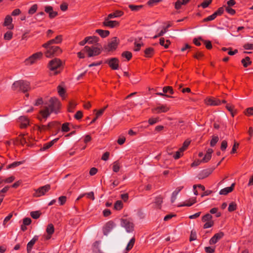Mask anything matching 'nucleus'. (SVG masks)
<instances>
[{"mask_svg": "<svg viewBox=\"0 0 253 253\" xmlns=\"http://www.w3.org/2000/svg\"><path fill=\"white\" fill-rule=\"evenodd\" d=\"M83 51L87 52L88 54V56L90 57L97 56L100 54L101 52V47H99L98 46H84Z\"/></svg>", "mask_w": 253, "mask_h": 253, "instance_id": "obj_4", "label": "nucleus"}, {"mask_svg": "<svg viewBox=\"0 0 253 253\" xmlns=\"http://www.w3.org/2000/svg\"><path fill=\"white\" fill-rule=\"evenodd\" d=\"M109 19H111V18H108L107 17L104 18V21L103 22V25L104 27L113 28L119 26V22L117 21L109 20Z\"/></svg>", "mask_w": 253, "mask_h": 253, "instance_id": "obj_12", "label": "nucleus"}, {"mask_svg": "<svg viewBox=\"0 0 253 253\" xmlns=\"http://www.w3.org/2000/svg\"><path fill=\"white\" fill-rule=\"evenodd\" d=\"M219 140V138L217 136H213L210 142V145L211 147L215 145Z\"/></svg>", "mask_w": 253, "mask_h": 253, "instance_id": "obj_40", "label": "nucleus"}, {"mask_svg": "<svg viewBox=\"0 0 253 253\" xmlns=\"http://www.w3.org/2000/svg\"><path fill=\"white\" fill-rule=\"evenodd\" d=\"M61 65V61L59 59L54 58L49 62L47 68L50 71V74L55 75L60 73Z\"/></svg>", "mask_w": 253, "mask_h": 253, "instance_id": "obj_2", "label": "nucleus"}, {"mask_svg": "<svg viewBox=\"0 0 253 253\" xmlns=\"http://www.w3.org/2000/svg\"><path fill=\"white\" fill-rule=\"evenodd\" d=\"M212 0H204L201 4V6L203 8H206L211 3Z\"/></svg>", "mask_w": 253, "mask_h": 253, "instance_id": "obj_54", "label": "nucleus"}, {"mask_svg": "<svg viewBox=\"0 0 253 253\" xmlns=\"http://www.w3.org/2000/svg\"><path fill=\"white\" fill-rule=\"evenodd\" d=\"M25 134H21L14 140H13L14 144L18 145L21 144L24 145L27 144V141L26 138L24 137Z\"/></svg>", "mask_w": 253, "mask_h": 253, "instance_id": "obj_18", "label": "nucleus"}, {"mask_svg": "<svg viewBox=\"0 0 253 253\" xmlns=\"http://www.w3.org/2000/svg\"><path fill=\"white\" fill-rule=\"evenodd\" d=\"M47 48L48 49L45 52L46 56L47 57L51 56H58L62 52V49L57 46H49Z\"/></svg>", "mask_w": 253, "mask_h": 253, "instance_id": "obj_6", "label": "nucleus"}, {"mask_svg": "<svg viewBox=\"0 0 253 253\" xmlns=\"http://www.w3.org/2000/svg\"><path fill=\"white\" fill-rule=\"evenodd\" d=\"M119 42V40L117 37H114L111 41L105 46L104 48L108 51L115 50L118 46Z\"/></svg>", "mask_w": 253, "mask_h": 253, "instance_id": "obj_7", "label": "nucleus"}, {"mask_svg": "<svg viewBox=\"0 0 253 253\" xmlns=\"http://www.w3.org/2000/svg\"><path fill=\"white\" fill-rule=\"evenodd\" d=\"M163 197L161 196H158L156 197L154 203L157 208L161 209V204L163 203Z\"/></svg>", "mask_w": 253, "mask_h": 253, "instance_id": "obj_29", "label": "nucleus"}, {"mask_svg": "<svg viewBox=\"0 0 253 253\" xmlns=\"http://www.w3.org/2000/svg\"><path fill=\"white\" fill-rule=\"evenodd\" d=\"M196 238H197V234H196V231H194V230H192L191 232L190 239H189L190 241H194L196 239Z\"/></svg>", "mask_w": 253, "mask_h": 253, "instance_id": "obj_56", "label": "nucleus"}, {"mask_svg": "<svg viewBox=\"0 0 253 253\" xmlns=\"http://www.w3.org/2000/svg\"><path fill=\"white\" fill-rule=\"evenodd\" d=\"M163 92L164 93H169L171 94L173 93L172 88L171 86H167L163 88Z\"/></svg>", "mask_w": 253, "mask_h": 253, "instance_id": "obj_47", "label": "nucleus"}, {"mask_svg": "<svg viewBox=\"0 0 253 253\" xmlns=\"http://www.w3.org/2000/svg\"><path fill=\"white\" fill-rule=\"evenodd\" d=\"M213 150L212 149H208L204 158L202 159V160H201L202 162L203 163H207L208 161H209L211 159V154Z\"/></svg>", "mask_w": 253, "mask_h": 253, "instance_id": "obj_25", "label": "nucleus"}, {"mask_svg": "<svg viewBox=\"0 0 253 253\" xmlns=\"http://www.w3.org/2000/svg\"><path fill=\"white\" fill-rule=\"evenodd\" d=\"M46 232L47 233V235L44 236V239L46 240H49L52 235L54 232V227L52 224H49L46 228Z\"/></svg>", "mask_w": 253, "mask_h": 253, "instance_id": "obj_15", "label": "nucleus"}, {"mask_svg": "<svg viewBox=\"0 0 253 253\" xmlns=\"http://www.w3.org/2000/svg\"><path fill=\"white\" fill-rule=\"evenodd\" d=\"M126 141V137L124 135H120L117 140V142L119 145H123Z\"/></svg>", "mask_w": 253, "mask_h": 253, "instance_id": "obj_55", "label": "nucleus"}, {"mask_svg": "<svg viewBox=\"0 0 253 253\" xmlns=\"http://www.w3.org/2000/svg\"><path fill=\"white\" fill-rule=\"evenodd\" d=\"M243 47L246 50L253 49V43H247L243 45Z\"/></svg>", "mask_w": 253, "mask_h": 253, "instance_id": "obj_60", "label": "nucleus"}, {"mask_svg": "<svg viewBox=\"0 0 253 253\" xmlns=\"http://www.w3.org/2000/svg\"><path fill=\"white\" fill-rule=\"evenodd\" d=\"M205 103L210 106H219L221 104V101L219 99L209 97L205 100Z\"/></svg>", "mask_w": 253, "mask_h": 253, "instance_id": "obj_14", "label": "nucleus"}, {"mask_svg": "<svg viewBox=\"0 0 253 253\" xmlns=\"http://www.w3.org/2000/svg\"><path fill=\"white\" fill-rule=\"evenodd\" d=\"M105 63L108 64L109 67L113 70H117L119 68V60L117 58H112L108 59Z\"/></svg>", "mask_w": 253, "mask_h": 253, "instance_id": "obj_11", "label": "nucleus"}, {"mask_svg": "<svg viewBox=\"0 0 253 253\" xmlns=\"http://www.w3.org/2000/svg\"><path fill=\"white\" fill-rule=\"evenodd\" d=\"M212 170H211V169H207V170H204L202 171V175H203V176L201 177H200V178H204L205 177H208L210 174H211L212 172Z\"/></svg>", "mask_w": 253, "mask_h": 253, "instance_id": "obj_39", "label": "nucleus"}, {"mask_svg": "<svg viewBox=\"0 0 253 253\" xmlns=\"http://www.w3.org/2000/svg\"><path fill=\"white\" fill-rule=\"evenodd\" d=\"M107 107H108V105L106 106L103 108L97 111L96 113V118H98V117H100L103 114V113H104L105 109L107 108Z\"/></svg>", "mask_w": 253, "mask_h": 253, "instance_id": "obj_58", "label": "nucleus"}, {"mask_svg": "<svg viewBox=\"0 0 253 253\" xmlns=\"http://www.w3.org/2000/svg\"><path fill=\"white\" fill-rule=\"evenodd\" d=\"M241 63L243 64L244 67H247L251 64L252 62L250 60V57L247 56L245 58L241 60Z\"/></svg>", "mask_w": 253, "mask_h": 253, "instance_id": "obj_31", "label": "nucleus"}, {"mask_svg": "<svg viewBox=\"0 0 253 253\" xmlns=\"http://www.w3.org/2000/svg\"><path fill=\"white\" fill-rule=\"evenodd\" d=\"M12 22V18L11 16L9 15H7L5 17L3 25L8 27V29L12 30L14 28V26L11 24Z\"/></svg>", "mask_w": 253, "mask_h": 253, "instance_id": "obj_19", "label": "nucleus"}, {"mask_svg": "<svg viewBox=\"0 0 253 253\" xmlns=\"http://www.w3.org/2000/svg\"><path fill=\"white\" fill-rule=\"evenodd\" d=\"M23 163V161L14 162L12 163V164L8 165L7 166V168L8 169L13 168H15V167L20 166V165L22 164Z\"/></svg>", "mask_w": 253, "mask_h": 253, "instance_id": "obj_36", "label": "nucleus"}, {"mask_svg": "<svg viewBox=\"0 0 253 253\" xmlns=\"http://www.w3.org/2000/svg\"><path fill=\"white\" fill-rule=\"evenodd\" d=\"M66 199L67 198H66V196H60L58 199V201L60 203V205H64L66 201Z\"/></svg>", "mask_w": 253, "mask_h": 253, "instance_id": "obj_62", "label": "nucleus"}, {"mask_svg": "<svg viewBox=\"0 0 253 253\" xmlns=\"http://www.w3.org/2000/svg\"><path fill=\"white\" fill-rule=\"evenodd\" d=\"M41 212L39 211H32L30 213V215L34 219H38L41 215Z\"/></svg>", "mask_w": 253, "mask_h": 253, "instance_id": "obj_45", "label": "nucleus"}, {"mask_svg": "<svg viewBox=\"0 0 253 253\" xmlns=\"http://www.w3.org/2000/svg\"><path fill=\"white\" fill-rule=\"evenodd\" d=\"M123 204L121 201H117L114 204V209L116 210H120L123 208Z\"/></svg>", "mask_w": 253, "mask_h": 253, "instance_id": "obj_37", "label": "nucleus"}, {"mask_svg": "<svg viewBox=\"0 0 253 253\" xmlns=\"http://www.w3.org/2000/svg\"><path fill=\"white\" fill-rule=\"evenodd\" d=\"M50 189V185L46 184L44 186L40 187L38 189L35 190V193L33 194L34 197H40L44 195Z\"/></svg>", "mask_w": 253, "mask_h": 253, "instance_id": "obj_8", "label": "nucleus"}, {"mask_svg": "<svg viewBox=\"0 0 253 253\" xmlns=\"http://www.w3.org/2000/svg\"><path fill=\"white\" fill-rule=\"evenodd\" d=\"M77 104L75 102H71L69 103V106L68 107V111L70 112H73L74 111V109L75 108Z\"/></svg>", "mask_w": 253, "mask_h": 253, "instance_id": "obj_51", "label": "nucleus"}, {"mask_svg": "<svg viewBox=\"0 0 253 253\" xmlns=\"http://www.w3.org/2000/svg\"><path fill=\"white\" fill-rule=\"evenodd\" d=\"M37 9L38 5L37 4H34L29 9L28 13L30 15H32L37 11Z\"/></svg>", "mask_w": 253, "mask_h": 253, "instance_id": "obj_38", "label": "nucleus"}, {"mask_svg": "<svg viewBox=\"0 0 253 253\" xmlns=\"http://www.w3.org/2000/svg\"><path fill=\"white\" fill-rule=\"evenodd\" d=\"M42 55V53L41 52H38L34 53L30 56L29 58H27L25 60L24 63L26 65H32L41 59Z\"/></svg>", "mask_w": 253, "mask_h": 253, "instance_id": "obj_5", "label": "nucleus"}, {"mask_svg": "<svg viewBox=\"0 0 253 253\" xmlns=\"http://www.w3.org/2000/svg\"><path fill=\"white\" fill-rule=\"evenodd\" d=\"M36 127L38 131L40 132L45 131L47 130H49L48 129V126L47 125H37Z\"/></svg>", "mask_w": 253, "mask_h": 253, "instance_id": "obj_32", "label": "nucleus"}, {"mask_svg": "<svg viewBox=\"0 0 253 253\" xmlns=\"http://www.w3.org/2000/svg\"><path fill=\"white\" fill-rule=\"evenodd\" d=\"M38 239L39 237L38 236H35L33 238V239L30 242H28L27 246V250L28 253H30L33 246L34 245L36 241L38 240Z\"/></svg>", "mask_w": 253, "mask_h": 253, "instance_id": "obj_23", "label": "nucleus"}, {"mask_svg": "<svg viewBox=\"0 0 253 253\" xmlns=\"http://www.w3.org/2000/svg\"><path fill=\"white\" fill-rule=\"evenodd\" d=\"M124 13L123 11L116 10L114 12L109 14L107 16L108 18H114L121 17L124 15Z\"/></svg>", "mask_w": 253, "mask_h": 253, "instance_id": "obj_22", "label": "nucleus"}, {"mask_svg": "<svg viewBox=\"0 0 253 253\" xmlns=\"http://www.w3.org/2000/svg\"><path fill=\"white\" fill-rule=\"evenodd\" d=\"M212 216L210 213H207L204 215L202 218V221L204 222H208L212 220Z\"/></svg>", "mask_w": 253, "mask_h": 253, "instance_id": "obj_35", "label": "nucleus"}, {"mask_svg": "<svg viewBox=\"0 0 253 253\" xmlns=\"http://www.w3.org/2000/svg\"><path fill=\"white\" fill-rule=\"evenodd\" d=\"M224 233L222 232H219L216 233L214 236L210 239V244L213 245L216 244L219 240H220L224 236Z\"/></svg>", "mask_w": 253, "mask_h": 253, "instance_id": "obj_16", "label": "nucleus"}, {"mask_svg": "<svg viewBox=\"0 0 253 253\" xmlns=\"http://www.w3.org/2000/svg\"><path fill=\"white\" fill-rule=\"evenodd\" d=\"M169 110V108L166 105H162L161 106H159L156 108L152 109V112L153 113H166L168 112Z\"/></svg>", "mask_w": 253, "mask_h": 253, "instance_id": "obj_17", "label": "nucleus"}, {"mask_svg": "<svg viewBox=\"0 0 253 253\" xmlns=\"http://www.w3.org/2000/svg\"><path fill=\"white\" fill-rule=\"evenodd\" d=\"M128 7L132 11H137L139 10L142 7V5H135L132 4H129L128 5Z\"/></svg>", "mask_w": 253, "mask_h": 253, "instance_id": "obj_41", "label": "nucleus"}, {"mask_svg": "<svg viewBox=\"0 0 253 253\" xmlns=\"http://www.w3.org/2000/svg\"><path fill=\"white\" fill-rule=\"evenodd\" d=\"M196 202V198H193L189 200V201L187 202H185V203L182 205L183 206H187L190 207L192 206L193 204L195 203Z\"/></svg>", "mask_w": 253, "mask_h": 253, "instance_id": "obj_42", "label": "nucleus"}, {"mask_svg": "<svg viewBox=\"0 0 253 253\" xmlns=\"http://www.w3.org/2000/svg\"><path fill=\"white\" fill-rule=\"evenodd\" d=\"M159 121V118H151L148 120V123L150 125H153Z\"/></svg>", "mask_w": 253, "mask_h": 253, "instance_id": "obj_49", "label": "nucleus"}, {"mask_svg": "<svg viewBox=\"0 0 253 253\" xmlns=\"http://www.w3.org/2000/svg\"><path fill=\"white\" fill-rule=\"evenodd\" d=\"M227 147V142L226 140H223L221 144L220 149L222 151L226 150Z\"/></svg>", "mask_w": 253, "mask_h": 253, "instance_id": "obj_61", "label": "nucleus"}, {"mask_svg": "<svg viewBox=\"0 0 253 253\" xmlns=\"http://www.w3.org/2000/svg\"><path fill=\"white\" fill-rule=\"evenodd\" d=\"M74 117L77 120H80L83 117V112L81 111H77Z\"/></svg>", "mask_w": 253, "mask_h": 253, "instance_id": "obj_63", "label": "nucleus"}, {"mask_svg": "<svg viewBox=\"0 0 253 253\" xmlns=\"http://www.w3.org/2000/svg\"><path fill=\"white\" fill-rule=\"evenodd\" d=\"M59 123L56 121H52L49 122L47 124V126H48V129L49 130H51L53 129H55L58 131L59 130Z\"/></svg>", "mask_w": 253, "mask_h": 253, "instance_id": "obj_21", "label": "nucleus"}, {"mask_svg": "<svg viewBox=\"0 0 253 253\" xmlns=\"http://www.w3.org/2000/svg\"><path fill=\"white\" fill-rule=\"evenodd\" d=\"M122 56L129 61L132 57V53L129 51H126L122 53Z\"/></svg>", "mask_w": 253, "mask_h": 253, "instance_id": "obj_34", "label": "nucleus"}, {"mask_svg": "<svg viewBox=\"0 0 253 253\" xmlns=\"http://www.w3.org/2000/svg\"><path fill=\"white\" fill-rule=\"evenodd\" d=\"M120 169V166L119 162L117 161L115 162L113 166V170L115 172H117L119 171Z\"/></svg>", "mask_w": 253, "mask_h": 253, "instance_id": "obj_46", "label": "nucleus"}, {"mask_svg": "<svg viewBox=\"0 0 253 253\" xmlns=\"http://www.w3.org/2000/svg\"><path fill=\"white\" fill-rule=\"evenodd\" d=\"M213 224H214V222L212 220L208 221V222H206V223H205V224L203 226V228L204 229H207L209 228H211L213 225Z\"/></svg>", "mask_w": 253, "mask_h": 253, "instance_id": "obj_50", "label": "nucleus"}, {"mask_svg": "<svg viewBox=\"0 0 253 253\" xmlns=\"http://www.w3.org/2000/svg\"><path fill=\"white\" fill-rule=\"evenodd\" d=\"M121 225L125 228L127 232H132L134 229V225L132 222L127 219H122Z\"/></svg>", "mask_w": 253, "mask_h": 253, "instance_id": "obj_10", "label": "nucleus"}, {"mask_svg": "<svg viewBox=\"0 0 253 253\" xmlns=\"http://www.w3.org/2000/svg\"><path fill=\"white\" fill-rule=\"evenodd\" d=\"M216 17L215 14L214 13L210 16H209L207 18L204 19L203 21L207 22L214 20Z\"/></svg>", "mask_w": 253, "mask_h": 253, "instance_id": "obj_57", "label": "nucleus"}, {"mask_svg": "<svg viewBox=\"0 0 253 253\" xmlns=\"http://www.w3.org/2000/svg\"><path fill=\"white\" fill-rule=\"evenodd\" d=\"M115 223L112 221H109L106 223L103 228V233L105 235H107L115 227Z\"/></svg>", "mask_w": 253, "mask_h": 253, "instance_id": "obj_13", "label": "nucleus"}, {"mask_svg": "<svg viewBox=\"0 0 253 253\" xmlns=\"http://www.w3.org/2000/svg\"><path fill=\"white\" fill-rule=\"evenodd\" d=\"M145 56L147 58L151 57L154 54V49L153 48L149 47L144 50Z\"/></svg>", "mask_w": 253, "mask_h": 253, "instance_id": "obj_27", "label": "nucleus"}, {"mask_svg": "<svg viewBox=\"0 0 253 253\" xmlns=\"http://www.w3.org/2000/svg\"><path fill=\"white\" fill-rule=\"evenodd\" d=\"M19 122H20V127L22 128H26L29 124V120L24 116H21L19 118Z\"/></svg>", "mask_w": 253, "mask_h": 253, "instance_id": "obj_24", "label": "nucleus"}, {"mask_svg": "<svg viewBox=\"0 0 253 253\" xmlns=\"http://www.w3.org/2000/svg\"><path fill=\"white\" fill-rule=\"evenodd\" d=\"M224 12V8L222 7H219L216 11L214 12L216 16L221 15Z\"/></svg>", "mask_w": 253, "mask_h": 253, "instance_id": "obj_64", "label": "nucleus"}, {"mask_svg": "<svg viewBox=\"0 0 253 253\" xmlns=\"http://www.w3.org/2000/svg\"><path fill=\"white\" fill-rule=\"evenodd\" d=\"M90 40H94L95 42L98 41V38L96 36L87 37L84 40L79 42V44L81 46L84 45L85 43H92V42Z\"/></svg>", "mask_w": 253, "mask_h": 253, "instance_id": "obj_20", "label": "nucleus"}, {"mask_svg": "<svg viewBox=\"0 0 253 253\" xmlns=\"http://www.w3.org/2000/svg\"><path fill=\"white\" fill-rule=\"evenodd\" d=\"M236 209H237L236 204L234 202H232L229 204L228 210L229 211L232 212V211H235L236 210Z\"/></svg>", "mask_w": 253, "mask_h": 253, "instance_id": "obj_43", "label": "nucleus"}, {"mask_svg": "<svg viewBox=\"0 0 253 253\" xmlns=\"http://www.w3.org/2000/svg\"><path fill=\"white\" fill-rule=\"evenodd\" d=\"M57 140H58L57 138L54 139L53 140H52L47 143L44 144L43 145V147L41 149V150L42 151H45V150L49 149L50 147H51L53 145V144L55 142H56L57 141Z\"/></svg>", "mask_w": 253, "mask_h": 253, "instance_id": "obj_28", "label": "nucleus"}, {"mask_svg": "<svg viewBox=\"0 0 253 253\" xmlns=\"http://www.w3.org/2000/svg\"><path fill=\"white\" fill-rule=\"evenodd\" d=\"M190 143V141L186 140L183 144V146L180 148V151H184L188 147Z\"/></svg>", "mask_w": 253, "mask_h": 253, "instance_id": "obj_52", "label": "nucleus"}, {"mask_svg": "<svg viewBox=\"0 0 253 253\" xmlns=\"http://www.w3.org/2000/svg\"><path fill=\"white\" fill-rule=\"evenodd\" d=\"M245 114L246 116H250L253 115V107H250L247 109L245 111Z\"/></svg>", "mask_w": 253, "mask_h": 253, "instance_id": "obj_53", "label": "nucleus"}, {"mask_svg": "<svg viewBox=\"0 0 253 253\" xmlns=\"http://www.w3.org/2000/svg\"><path fill=\"white\" fill-rule=\"evenodd\" d=\"M59 100L55 97L51 98L48 103L43 106L37 117L40 122L45 121L52 113L57 114L60 108Z\"/></svg>", "mask_w": 253, "mask_h": 253, "instance_id": "obj_1", "label": "nucleus"}, {"mask_svg": "<svg viewBox=\"0 0 253 253\" xmlns=\"http://www.w3.org/2000/svg\"><path fill=\"white\" fill-rule=\"evenodd\" d=\"M69 123H64L62 126L61 130L63 132H67L70 130V128L69 127Z\"/></svg>", "mask_w": 253, "mask_h": 253, "instance_id": "obj_44", "label": "nucleus"}, {"mask_svg": "<svg viewBox=\"0 0 253 253\" xmlns=\"http://www.w3.org/2000/svg\"><path fill=\"white\" fill-rule=\"evenodd\" d=\"M226 108L231 113L232 117H234V114L233 112L234 106L230 104H227L226 105Z\"/></svg>", "mask_w": 253, "mask_h": 253, "instance_id": "obj_59", "label": "nucleus"}, {"mask_svg": "<svg viewBox=\"0 0 253 253\" xmlns=\"http://www.w3.org/2000/svg\"><path fill=\"white\" fill-rule=\"evenodd\" d=\"M234 185H235V184L233 183V184H232L231 186L227 187H226V188H224L221 189L219 191V194L225 195H227L228 193L232 192L233 190V187L234 186Z\"/></svg>", "mask_w": 253, "mask_h": 253, "instance_id": "obj_26", "label": "nucleus"}, {"mask_svg": "<svg viewBox=\"0 0 253 253\" xmlns=\"http://www.w3.org/2000/svg\"><path fill=\"white\" fill-rule=\"evenodd\" d=\"M12 89L15 91H22L25 92L30 89V84L29 82L23 80L17 81L13 84Z\"/></svg>", "mask_w": 253, "mask_h": 253, "instance_id": "obj_3", "label": "nucleus"}, {"mask_svg": "<svg viewBox=\"0 0 253 253\" xmlns=\"http://www.w3.org/2000/svg\"><path fill=\"white\" fill-rule=\"evenodd\" d=\"M96 32L102 38H106L109 36L110 32L108 30H103L101 29H97Z\"/></svg>", "mask_w": 253, "mask_h": 253, "instance_id": "obj_30", "label": "nucleus"}, {"mask_svg": "<svg viewBox=\"0 0 253 253\" xmlns=\"http://www.w3.org/2000/svg\"><path fill=\"white\" fill-rule=\"evenodd\" d=\"M135 241V239L134 237H133L132 238H131L129 242L127 244V246L126 247V251H129L130 250H131L132 248V247H133V246L134 245Z\"/></svg>", "mask_w": 253, "mask_h": 253, "instance_id": "obj_33", "label": "nucleus"}, {"mask_svg": "<svg viewBox=\"0 0 253 253\" xmlns=\"http://www.w3.org/2000/svg\"><path fill=\"white\" fill-rule=\"evenodd\" d=\"M13 34L11 31H7L4 35V39L5 40H10L12 38Z\"/></svg>", "mask_w": 253, "mask_h": 253, "instance_id": "obj_48", "label": "nucleus"}, {"mask_svg": "<svg viewBox=\"0 0 253 253\" xmlns=\"http://www.w3.org/2000/svg\"><path fill=\"white\" fill-rule=\"evenodd\" d=\"M63 40L62 35H58L54 39L48 41L46 43L42 44V47L45 48H47L49 46L52 44H58L62 42Z\"/></svg>", "mask_w": 253, "mask_h": 253, "instance_id": "obj_9", "label": "nucleus"}]
</instances>
